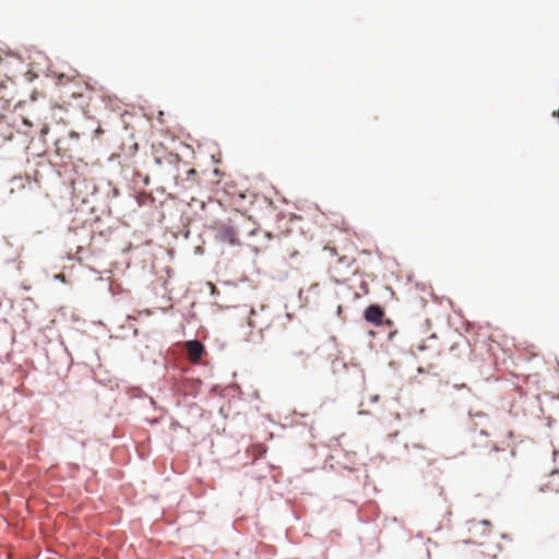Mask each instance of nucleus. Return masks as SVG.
Here are the masks:
<instances>
[{
	"label": "nucleus",
	"instance_id": "7",
	"mask_svg": "<svg viewBox=\"0 0 559 559\" xmlns=\"http://www.w3.org/2000/svg\"><path fill=\"white\" fill-rule=\"evenodd\" d=\"M324 250L328 251L331 254V257H337V252H336L335 248L325 247Z\"/></svg>",
	"mask_w": 559,
	"mask_h": 559
},
{
	"label": "nucleus",
	"instance_id": "5",
	"mask_svg": "<svg viewBox=\"0 0 559 559\" xmlns=\"http://www.w3.org/2000/svg\"><path fill=\"white\" fill-rule=\"evenodd\" d=\"M354 262H355V258L343 255V257H340L336 259L335 267L337 271H340V269H342V267L348 269L354 264Z\"/></svg>",
	"mask_w": 559,
	"mask_h": 559
},
{
	"label": "nucleus",
	"instance_id": "1",
	"mask_svg": "<svg viewBox=\"0 0 559 559\" xmlns=\"http://www.w3.org/2000/svg\"><path fill=\"white\" fill-rule=\"evenodd\" d=\"M273 322V314L270 309L261 305L260 311L255 309H251L250 316L248 318V323L250 326L258 329L259 331H263L271 326Z\"/></svg>",
	"mask_w": 559,
	"mask_h": 559
},
{
	"label": "nucleus",
	"instance_id": "3",
	"mask_svg": "<svg viewBox=\"0 0 559 559\" xmlns=\"http://www.w3.org/2000/svg\"><path fill=\"white\" fill-rule=\"evenodd\" d=\"M186 350L190 361L198 362L204 352V346L200 341L193 340L186 343Z\"/></svg>",
	"mask_w": 559,
	"mask_h": 559
},
{
	"label": "nucleus",
	"instance_id": "8",
	"mask_svg": "<svg viewBox=\"0 0 559 559\" xmlns=\"http://www.w3.org/2000/svg\"><path fill=\"white\" fill-rule=\"evenodd\" d=\"M194 175H197L195 169H193V168H192V169H190V170L188 171V176H189V177H190V176H194Z\"/></svg>",
	"mask_w": 559,
	"mask_h": 559
},
{
	"label": "nucleus",
	"instance_id": "2",
	"mask_svg": "<svg viewBox=\"0 0 559 559\" xmlns=\"http://www.w3.org/2000/svg\"><path fill=\"white\" fill-rule=\"evenodd\" d=\"M540 492L554 491L557 493V503L559 504V471H552L547 480L540 485Z\"/></svg>",
	"mask_w": 559,
	"mask_h": 559
},
{
	"label": "nucleus",
	"instance_id": "10",
	"mask_svg": "<svg viewBox=\"0 0 559 559\" xmlns=\"http://www.w3.org/2000/svg\"><path fill=\"white\" fill-rule=\"evenodd\" d=\"M557 116H558V118H559V110L557 111Z\"/></svg>",
	"mask_w": 559,
	"mask_h": 559
},
{
	"label": "nucleus",
	"instance_id": "4",
	"mask_svg": "<svg viewBox=\"0 0 559 559\" xmlns=\"http://www.w3.org/2000/svg\"><path fill=\"white\" fill-rule=\"evenodd\" d=\"M384 317V311L378 305H371L365 310V319L374 324H381Z\"/></svg>",
	"mask_w": 559,
	"mask_h": 559
},
{
	"label": "nucleus",
	"instance_id": "9",
	"mask_svg": "<svg viewBox=\"0 0 559 559\" xmlns=\"http://www.w3.org/2000/svg\"><path fill=\"white\" fill-rule=\"evenodd\" d=\"M48 127L45 126L43 129H41V135L46 134L48 132Z\"/></svg>",
	"mask_w": 559,
	"mask_h": 559
},
{
	"label": "nucleus",
	"instance_id": "6",
	"mask_svg": "<svg viewBox=\"0 0 559 559\" xmlns=\"http://www.w3.org/2000/svg\"><path fill=\"white\" fill-rule=\"evenodd\" d=\"M221 236L223 240L228 241L229 243L236 242L237 234L231 227L224 228Z\"/></svg>",
	"mask_w": 559,
	"mask_h": 559
}]
</instances>
